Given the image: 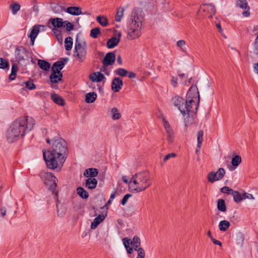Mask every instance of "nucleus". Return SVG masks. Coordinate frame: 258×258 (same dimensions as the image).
<instances>
[{
    "mask_svg": "<svg viewBox=\"0 0 258 258\" xmlns=\"http://www.w3.org/2000/svg\"><path fill=\"white\" fill-rule=\"evenodd\" d=\"M43 158L47 167L55 169L61 167L68 156V148L66 142L61 138L54 140L51 149L47 151H43Z\"/></svg>",
    "mask_w": 258,
    "mask_h": 258,
    "instance_id": "1",
    "label": "nucleus"
},
{
    "mask_svg": "<svg viewBox=\"0 0 258 258\" xmlns=\"http://www.w3.org/2000/svg\"><path fill=\"white\" fill-rule=\"evenodd\" d=\"M200 97L198 89L191 86L188 91L186 99L176 96L172 99L173 105L177 107L183 116L187 117L196 114L198 108Z\"/></svg>",
    "mask_w": 258,
    "mask_h": 258,
    "instance_id": "2",
    "label": "nucleus"
},
{
    "mask_svg": "<svg viewBox=\"0 0 258 258\" xmlns=\"http://www.w3.org/2000/svg\"><path fill=\"white\" fill-rule=\"evenodd\" d=\"M35 124V120L30 116H23L15 120L8 128L5 137L7 142L12 143L24 137Z\"/></svg>",
    "mask_w": 258,
    "mask_h": 258,
    "instance_id": "3",
    "label": "nucleus"
},
{
    "mask_svg": "<svg viewBox=\"0 0 258 258\" xmlns=\"http://www.w3.org/2000/svg\"><path fill=\"white\" fill-rule=\"evenodd\" d=\"M153 178L149 172H140L136 173L131 179L130 188L134 192H141L150 187Z\"/></svg>",
    "mask_w": 258,
    "mask_h": 258,
    "instance_id": "4",
    "label": "nucleus"
},
{
    "mask_svg": "<svg viewBox=\"0 0 258 258\" xmlns=\"http://www.w3.org/2000/svg\"><path fill=\"white\" fill-rule=\"evenodd\" d=\"M143 22V18L141 15L137 13L132 14L127 28L126 38L128 40H132L141 36Z\"/></svg>",
    "mask_w": 258,
    "mask_h": 258,
    "instance_id": "5",
    "label": "nucleus"
},
{
    "mask_svg": "<svg viewBox=\"0 0 258 258\" xmlns=\"http://www.w3.org/2000/svg\"><path fill=\"white\" fill-rule=\"evenodd\" d=\"M86 44L85 42H82L76 39L75 43L74 56L79 61H83L87 54Z\"/></svg>",
    "mask_w": 258,
    "mask_h": 258,
    "instance_id": "6",
    "label": "nucleus"
},
{
    "mask_svg": "<svg viewBox=\"0 0 258 258\" xmlns=\"http://www.w3.org/2000/svg\"><path fill=\"white\" fill-rule=\"evenodd\" d=\"M42 178L45 185L49 189L54 190L57 186V178L50 172L44 173Z\"/></svg>",
    "mask_w": 258,
    "mask_h": 258,
    "instance_id": "7",
    "label": "nucleus"
},
{
    "mask_svg": "<svg viewBox=\"0 0 258 258\" xmlns=\"http://www.w3.org/2000/svg\"><path fill=\"white\" fill-rule=\"evenodd\" d=\"M200 13L204 17L211 18L215 15L216 9L211 4H206L200 7Z\"/></svg>",
    "mask_w": 258,
    "mask_h": 258,
    "instance_id": "8",
    "label": "nucleus"
},
{
    "mask_svg": "<svg viewBox=\"0 0 258 258\" xmlns=\"http://www.w3.org/2000/svg\"><path fill=\"white\" fill-rule=\"evenodd\" d=\"M225 170L223 168H220L216 172L211 171L207 175V179L211 183H213L216 181L221 180L225 174Z\"/></svg>",
    "mask_w": 258,
    "mask_h": 258,
    "instance_id": "9",
    "label": "nucleus"
},
{
    "mask_svg": "<svg viewBox=\"0 0 258 258\" xmlns=\"http://www.w3.org/2000/svg\"><path fill=\"white\" fill-rule=\"evenodd\" d=\"M16 58L18 62H21L25 59L27 57V51L22 46H18L16 49L15 52Z\"/></svg>",
    "mask_w": 258,
    "mask_h": 258,
    "instance_id": "10",
    "label": "nucleus"
},
{
    "mask_svg": "<svg viewBox=\"0 0 258 258\" xmlns=\"http://www.w3.org/2000/svg\"><path fill=\"white\" fill-rule=\"evenodd\" d=\"M115 60V55L113 52H110L107 53L103 59L102 60L103 65L105 67H108L114 63Z\"/></svg>",
    "mask_w": 258,
    "mask_h": 258,
    "instance_id": "11",
    "label": "nucleus"
},
{
    "mask_svg": "<svg viewBox=\"0 0 258 258\" xmlns=\"http://www.w3.org/2000/svg\"><path fill=\"white\" fill-rule=\"evenodd\" d=\"M123 82L119 78H114L111 83V89L114 92H118L123 86Z\"/></svg>",
    "mask_w": 258,
    "mask_h": 258,
    "instance_id": "12",
    "label": "nucleus"
},
{
    "mask_svg": "<svg viewBox=\"0 0 258 258\" xmlns=\"http://www.w3.org/2000/svg\"><path fill=\"white\" fill-rule=\"evenodd\" d=\"M236 5L242 9L246 10L242 13L243 17H247L250 15L249 8L246 0H237Z\"/></svg>",
    "mask_w": 258,
    "mask_h": 258,
    "instance_id": "13",
    "label": "nucleus"
},
{
    "mask_svg": "<svg viewBox=\"0 0 258 258\" xmlns=\"http://www.w3.org/2000/svg\"><path fill=\"white\" fill-rule=\"evenodd\" d=\"M163 126L167 135V140L169 142H172L174 139V133L169 123L165 119L163 120Z\"/></svg>",
    "mask_w": 258,
    "mask_h": 258,
    "instance_id": "14",
    "label": "nucleus"
},
{
    "mask_svg": "<svg viewBox=\"0 0 258 258\" xmlns=\"http://www.w3.org/2000/svg\"><path fill=\"white\" fill-rule=\"evenodd\" d=\"M40 26H34V27H33L30 34L28 35V37L30 38V44L32 46L34 45L35 38L37 36L40 31Z\"/></svg>",
    "mask_w": 258,
    "mask_h": 258,
    "instance_id": "15",
    "label": "nucleus"
},
{
    "mask_svg": "<svg viewBox=\"0 0 258 258\" xmlns=\"http://www.w3.org/2000/svg\"><path fill=\"white\" fill-rule=\"evenodd\" d=\"M89 78L93 82H100L105 79V77L100 72H96L91 74Z\"/></svg>",
    "mask_w": 258,
    "mask_h": 258,
    "instance_id": "16",
    "label": "nucleus"
},
{
    "mask_svg": "<svg viewBox=\"0 0 258 258\" xmlns=\"http://www.w3.org/2000/svg\"><path fill=\"white\" fill-rule=\"evenodd\" d=\"M121 34L120 32L118 33L117 34L118 38L116 37H113L109 39L107 42V46L109 48H112L115 47L120 41V38L121 37Z\"/></svg>",
    "mask_w": 258,
    "mask_h": 258,
    "instance_id": "17",
    "label": "nucleus"
},
{
    "mask_svg": "<svg viewBox=\"0 0 258 258\" xmlns=\"http://www.w3.org/2000/svg\"><path fill=\"white\" fill-rule=\"evenodd\" d=\"M66 12L72 15L78 16L82 14V9L80 7L72 6L67 8Z\"/></svg>",
    "mask_w": 258,
    "mask_h": 258,
    "instance_id": "18",
    "label": "nucleus"
},
{
    "mask_svg": "<svg viewBox=\"0 0 258 258\" xmlns=\"http://www.w3.org/2000/svg\"><path fill=\"white\" fill-rule=\"evenodd\" d=\"M64 66V63L62 61H57L55 62L51 68L52 72H55L57 74L61 73L60 71L63 69Z\"/></svg>",
    "mask_w": 258,
    "mask_h": 258,
    "instance_id": "19",
    "label": "nucleus"
},
{
    "mask_svg": "<svg viewBox=\"0 0 258 258\" xmlns=\"http://www.w3.org/2000/svg\"><path fill=\"white\" fill-rule=\"evenodd\" d=\"M104 219L105 216L103 214L99 215L92 222L91 228L92 229H95Z\"/></svg>",
    "mask_w": 258,
    "mask_h": 258,
    "instance_id": "20",
    "label": "nucleus"
},
{
    "mask_svg": "<svg viewBox=\"0 0 258 258\" xmlns=\"http://www.w3.org/2000/svg\"><path fill=\"white\" fill-rule=\"evenodd\" d=\"M97 180L95 178H88L85 182V186L88 189H94L97 184Z\"/></svg>",
    "mask_w": 258,
    "mask_h": 258,
    "instance_id": "21",
    "label": "nucleus"
},
{
    "mask_svg": "<svg viewBox=\"0 0 258 258\" xmlns=\"http://www.w3.org/2000/svg\"><path fill=\"white\" fill-rule=\"evenodd\" d=\"M49 21L55 28H59L63 26V21L61 18H55L50 19Z\"/></svg>",
    "mask_w": 258,
    "mask_h": 258,
    "instance_id": "22",
    "label": "nucleus"
},
{
    "mask_svg": "<svg viewBox=\"0 0 258 258\" xmlns=\"http://www.w3.org/2000/svg\"><path fill=\"white\" fill-rule=\"evenodd\" d=\"M98 174V172L97 169L89 168L85 171L84 175L87 177L90 176V178H94L96 177Z\"/></svg>",
    "mask_w": 258,
    "mask_h": 258,
    "instance_id": "23",
    "label": "nucleus"
},
{
    "mask_svg": "<svg viewBox=\"0 0 258 258\" xmlns=\"http://www.w3.org/2000/svg\"><path fill=\"white\" fill-rule=\"evenodd\" d=\"M122 242L127 252L129 254H132L133 252V249L132 247H130V244H132L131 239L127 237L123 238Z\"/></svg>",
    "mask_w": 258,
    "mask_h": 258,
    "instance_id": "24",
    "label": "nucleus"
},
{
    "mask_svg": "<svg viewBox=\"0 0 258 258\" xmlns=\"http://www.w3.org/2000/svg\"><path fill=\"white\" fill-rule=\"evenodd\" d=\"M62 77V73H58V74H57L55 72H52L50 76V80L52 83H56L61 80Z\"/></svg>",
    "mask_w": 258,
    "mask_h": 258,
    "instance_id": "25",
    "label": "nucleus"
},
{
    "mask_svg": "<svg viewBox=\"0 0 258 258\" xmlns=\"http://www.w3.org/2000/svg\"><path fill=\"white\" fill-rule=\"evenodd\" d=\"M38 65L41 69L45 71H48L50 68V63L42 59H39L38 60Z\"/></svg>",
    "mask_w": 258,
    "mask_h": 258,
    "instance_id": "26",
    "label": "nucleus"
},
{
    "mask_svg": "<svg viewBox=\"0 0 258 258\" xmlns=\"http://www.w3.org/2000/svg\"><path fill=\"white\" fill-rule=\"evenodd\" d=\"M51 98L54 103L59 105L63 106L64 105V101L62 98L56 94H52Z\"/></svg>",
    "mask_w": 258,
    "mask_h": 258,
    "instance_id": "27",
    "label": "nucleus"
},
{
    "mask_svg": "<svg viewBox=\"0 0 258 258\" xmlns=\"http://www.w3.org/2000/svg\"><path fill=\"white\" fill-rule=\"evenodd\" d=\"M204 132L203 131L200 130L198 132L197 134V148L196 152L197 153L201 148L202 144L203 141Z\"/></svg>",
    "mask_w": 258,
    "mask_h": 258,
    "instance_id": "28",
    "label": "nucleus"
},
{
    "mask_svg": "<svg viewBox=\"0 0 258 258\" xmlns=\"http://www.w3.org/2000/svg\"><path fill=\"white\" fill-rule=\"evenodd\" d=\"M110 111L113 120H118L121 118V115L117 108L113 107Z\"/></svg>",
    "mask_w": 258,
    "mask_h": 258,
    "instance_id": "29",
    "label": "nucleus"
},
{
    "mask_svg": "<svg viewBox=\"0 0 258 258\" xmlns=\"http://www.w3.org/2000/svg\"><path fill=\"white\" fill-rule=\"evenodd\" d=\"M97 98V94L95 92H90L86 95L85 101L88 103H93Z\"/></svg>",
    "mask_w": 258,
    "mask_h": 258,
    "instance_id": "30",
    "label": "nucleus"
},
{
    "mask_svg": "<svg viewBox=\"0 0 258 258\" xmlns=\"http://www.w3.org/2000/svg\"><path fill=\"white\" fill-rule=\"evenodd\" d=\"M124 9L122 7L119 8L116 10L115 20L116 22H120L123 17Z\"/></svg>",
    "mask_w": 258,
    "mask_h": 258,
    "instance_id": "31",
    "label": "nucleus"
},
{
    "mask_svg": "<svg viewBox=\"0 0 258 258\" xmlns=\"http://www.w3.org/2000/svg\"><path fill=\"white\" fill-rule=\"evenodd\" d=\"M230 224L227 220H223L220 222L219 224V230L221 231H226L230 227Z\"/></svg>",
    "mask_w": 258,
    "mask_h": 258,
    "instance_id": "32",
    "label": "nucleus"
},
{
    "mask_svg": "<svg viewBox=\"0 0 258 258\" xmlns=\"http://www.w3.org/2000/svg\"><path fill=\"white\" fill-rule=\"evenodd\" d=\"M131 243H132V244L133 245V246L135 250L138 249L139 248H142L140 247V246H141L140 238L137 236H135L133 237V240L131 241Z\"/></svg>",
    "mask_w": 258,
    "mask_h": 258,
    "instance_id": "33",
    "label": "nucleus"
},
{
    "mask_svg": "<svg viewBox=\"0 0 258 258\" xmlns=\"http://www.w3.org/2000/svg\"><path fill=\"white\" fill-rule=\"evenodd\" d=\"M96 21L103 27H106L108 24V19L104 16H97L96 18Z\"/></svg>",
    "mask_w": 258,
    "mask_h": 258,
    "instance_id": "34",
    "label": "nucleus"
},
{
    "mask_svg": "<svg viewBox=\"0 0 258 258\" xmlns=\"http://www.w3.org/2000/svg\"><path fill=\"white\" fill-rule=\"evenodd\" d=\"M217 208L219 211L225 212L226 211V206L225 201L223 199H219L217 202Z\"/></svg>",
    "mask_w": 258,
    "mask_h": 258,
    "instance_id": "35",
    "label": "nucleus"
},
{
    "mask_svg": "<svg viewBox=\"0 0 258 258\" xmlns=\"http://www.w3.org/2000/svg\"><path fill=\"white\" fill-rule=\"evenodd\" d=\"M73 44V39L71 37H68L64 40V46L66 50L70 51L72 49Z\"/></svg>",
    "mask_w": 258,
    "mask_h": 258,
    "instance_id": "36",
    "label": "nucleus"
},
{
    "mask_svg": "<svg viewBox=\"0 0 258 258\" xmlns=\"http://www.w3.org/2000/svg\"><path fill=\"white\" fill-rule=\"evenodd\" d=\"M10 8L13 15H16L18 12L20 10L21 6L17 3H13L10 6Z\"/></svg>",
    "mask_w": 258,
    "mask_h": 258,
    "instance_id": "37",
    "label": "nucleus"
},
{
    "mask_svg": "<svg viewBox=\"0 0 258 258\" xmlns=\"http://www.w3.org/2000/svg\"><path fill=\"white\" fill-rule=\"evenodd\" d=\"M231 195L233 197L235 202L238 203L242 200V194L241 195L238 191L234 190L231 192Z\"/></svg>",
    "mask_w": 258,
    "mask_h": 258,
    "instance_id": "38",
    "label": "nucleus"
},
{
    "mask_svg": "<svg viewBox=\"0 0 258 258\" xmlns=\"http://www.w3.org/2000/svg\"><path fill=\"white\" fill-rule=\"evenodd\" d=\"M24 85H25L26 88L29 90H32L36 88L35 85L33 83V81L31 79L29 80L28 81L22 83L21 85V86H23Z\"/></svg>",
    "mask_w": 258,
    "mask_h": 258,
    "instance_id": "39",
    "label": "nucleus"
},
{
    "mask_svg": "<svg viewBox=\"0 0 258 258\" xmlns=\"http://www.w3.org/2000/svg\"><path fill=\"white\" fill-rule=\"evenodd\" d=\"M77 191L78 195L82 198L87 199L89 197L88 194L83 187H79L77 188Z\"/></svg>",
    "mask_w": 258,
    "mask_h": 258,
    "instance_id": "40",
    "label": "nucleus"
},
{
    "mask_svg": "<svg viewBox=\"0 0 258 258\" xmlns=\"http://www.w3.org/2000/svg\"><path fill=\"white\" fill-rule=\"evenodd\" d=\"M17 71H18L17 65L16 64H13L12 66L11 73L9 76L10 80H14L15 79Z\"/></svg>",
    "mask_w": 258,
    "mask_h": 258,
    "instance_id": "41",
    "label": "nucleus"
},
{
    "mask_svg": "<svg viewBox=\"0 0 258 258\" xmlns=\"http://www.w3.org/2000/svg\"><path fill=\"white\" fill-rule=\"evenodd\" d=\"M241 162V158L239 155H236L233 157L231 160V164L233 166L236 167Z\"/></svg>",
    "mask_w": 258,
    "mask_h": 258,
    "instance_id": "42",
    "label": "nucleus"
},
{
    "mask_svg": "<svg viewBox=\"0 0 258 258\" xmlns=\"http://www.w3.org/2000/svg\"><path fill=\"white\" fill-rule=\"evenodd\" d=\"M185 41L183 40H180L178 41L176 43L177 46L182 52H186V49L185 47Z\"/></svg>",
    "mask_w": 258,
    "mask_h": 258,
    "instance_id": "43",
    "label": "nucleus"
},
{
    "mask_svg": "<svg viewBox=\"0 0 258 258\" xmlns=\"http://www.w3.org/2000/svg\"><path fill=\"white\" fill-rule=\"evenodd\" d=\"M100 28L98 27H96L92 29L91 30L90 36L94 38H96L98 37V35L100 34Z\"/></svg>",
    "mask_w": 258,
    "mask_h": 258,
    "instance_id": "44",
    "label": "nucleus"
},
{
    "mask_svg": "<svg viewBox=\"0 0 258 258\" xmlns=\"http://www.w3.org/2000/svg\"><path fill=\"white\" fill-rule=\"evenodd\" d=\"M115 73L116 75H118L122 77L126 76L128 74L127 71L122 68H119L117 69L116 70H115Z\"/></svg>",
    "mask_w": 258,
    "mask_h": 258,
    "instance_id": "45",
    "label": "nucleus"
},
{
    "mask_svg": "<svg viewBox=\"0 0 258 258\" xmlns=\"http://www.w3.org/2000/svg\"><path fill=\"white\" fill-rule=\"evenodd\" d=\"M9 67L8 61L3 58H0V69H8Z\"/></svg>",
    "mask_w": 258,
    "mask_h": 258,
    "instance_id": "46",
    "label": "nucleus"
},
{
    "mask_svg": "<svg viewBox=\"0 0 258 258\" xmlns=\"http://www.w3.org/2000/svg\"><path fill=\"white\" fill-rule=\"evenodd\" d=\"M64 28H66V30L68 31H71L74 29V26L70 22L68 21H65L63 22V25Z\"/></svg>",
    "mask_w": 258,
    "mask_h": 258,
    "instance_id": "47",
    "label": "nucleus"
},
{
    "mask_svg": "<svg viewBox=\"0 0 258 258\" xmlns=\"http://www.w3.org/2000/svg\"><path fill=\"white\" fill-rule=\"evenodd\" d=\"M137 252V258H145V251L143 248H139L138 249L135 250Z\"/></svg>",
    "mask_w": 258,
    "mask_h": 258,
    "instance_id": "48",
    "label": "nucleus"
},
{
    "mask_svg": "<svg viewBox=\"0 0 258 258\" xmlns=\"http://www.w3.org/2000/svg\"><path fill=\"white\" fill-rule=\"evenodd\" d=\"M234 190L228 186H224L221 189V191L223 193H226L231 195V192Z\"/></svg>",
    "mask_w": 258,
    "mask_h": 258,
    "instance_id": "49",
    "label": "nucleus"
},
{
    "mask_svg": "<svg viewBox=\"0 0 258 258\" xmlns=\"http://www.w3.org/2000/svg\"><path fill=\"white\" fill-rule=\"evenodd\" d=\"M176 156V154L174 153H169L168 154V155H166L164 159H163V161L164 162H166L168 160H169V159L170 158H174Z\"/></svg>",
    "mask_w": 258,
    "mask_h": 258,
    "instance_id": "50",
    "label": "nucleus"
},
{
    "mask_svg": "<svg viewBox=\"0 0 258 258\" xmlns=\"http://www.w3.org/2000/svg\"><path fill=\"white\" fill-rule=\"evenodd\" d=\"M251 199V200H254V198L253 196L250 194L247 193V192H244L242 194V200L243 199Z\"/></svg>",
    "mask_w": 258,
    "mask_h": 258,
    "instance_id": "51",
    "label": "nucleus"
},
{
    "mask_svg": "<svg viewBox=\"0 0 258 258\" xmlns=\"http://www.w3.org/2000/svg\"><path fill=\"white\" fill-rule=\"evenodd\" d=\"M52 32L53 33H55V32L57 33V34L56 36V37L58 41H60L61 42L62 40V36H61L60 32L58 30H57L56 29H53Z\"/></svg>",
    "mask_w": 258,
    "mask_h": 258,
    "instance_id": "52",
    "label": "nucleus"
},
{
    "mask_svg": "<svg viewBox=\"0 0 258 258\" xmlns=\"http://www.w3.org/2000/svg\"><path fill=\"white\" fill-rule=\"evenodd\" d=\"M132 196L131 194H126L125 195L121 201V204L122 205H124L127 202L128 199Z\"/></svg>",
    "mask_w": 258,
    "mask_h": 258,
    "instance_id": "53",
    "label": "nucleus"
},
{
    "mask_svg": "<svg viewBox=\"0 0 258 258\" xmlns=\"http://www.w3.org/2000/svg\"><path fill=\"white\" fill-rule=\"evenodd\" d=\"M244 237L243 235L240 234L238 236V239H237V241H239L238 242V243L240 245V246H242L243 244Z\"/></svg>",
    "mask_w": 258,
    "mask_h": 258,
    "instance_id": "54",
    "label": "nucleus"
},
{
    "mask_svg": "<svg viewBox=\"0 0 258 258\" xmlns=\"http://www.w3.org/2000/svg\"><path fill=\"white\" fill-rule=\"evenodd\" d=\"M177 78L175 77H172L171 80V84L174 87H176L177 85Z\"/></svg>",
    "mask_w": 258,
    "mask_h": 258,
    "instance_id": "55",
    "label": "nucleus"
},
{
    "mask_svg": "<svg viewBox=\"0 0 258 258\" xmlns=\"http://www.w3.org/2000/svg\"><path fill=\"white\" fill-rule=\"evenodd\" d=\"M107 67H105L103 65V67L101 69V71L106 75H109L110 74V70H109Z\"/></svg>",
    "mask_w": 258,
    "mask_h": 258,
    "instance_id": "56",
    "label": "nucleus"
},
{
    "mask_svg": "<svg viewBox=\"0 0 258 258\" xmlns=\"http://www.w3.org/2000/svg\"><path fill=\"white\" fill-rule=\"evenodd\" d=\"M0 215L2 216V217H4L6 214V213H7V210H6V208L5 207H3L1 209V210H0Z\"/></svg>",
    "mask_w": 258,
    "mask_h": 258,
    "instance_id": "57",
    "label": "nucleus"
},
{
    "mask_svg": "<svg viewBox=\"0 0 258 258\" xmlns=\"http://www.w3.org/2000/svg\"><path fill=\"white\" fill-rule=\"evenodd\" d=\"M211 240L212 241L213 243L215 244L218 245L219 246H221L222 245L221 242H220V241H219L218 240H216V239H214L213 237H211Z\"/></svg>",
    "mask_w": 258,
    "mask_h": 258,
    "instance_id": "58",
    "label": "nucleus"
},
{
    "mask_svg": "<svg viewBox=\"0 0 258 258\" xmlns=\"http://www.w3.org/2000/svg\"><path fill=\"white\" fill-rule=\"evenodd\" d=\"M127 74H128V77L129 78H135L136 76V74L133 72H128Z\"/></svg>",
    "mask_w": 258,
    "mask_h": 258,
    "instance_id": "59",
    "label": "nucleus"
},
{
    "mask_svg": "<svg viewBox=\"0 0 258 258\" xmlns=\"http://www.w3.org/2000/svg\"><path fill=\"white\" fill-rule=\"evenodd\" d=\"M253 70H254V71L258 74V62L257 63H255L254 65H253Z\"/></svg>",
    "mask_w": 258,
    "mask_h": 258,
    "instance_id": "60",
    "label": "nucleus"
},
{
    "mask_svg": "<svg viewBox=\"0 0 258 258\" xmlns=\"http://www.w3.org/2000/svg\"><path fill=\"white\" fill-rule=\"evenodd\" d=\"M115 196H116V192H113V193H112L111 194L109 199L113 201V200L115 198Z\"/></svg>",
    "mask_w": 258,
    "mask_h": 258,
    "instance_id": "61",
    "label": "nucleus"
},
{
    "mask_svg": "<svg viewBox=\"0 0 258 258\" xmlns=\"http://www.w3.org/2000/svg\"><path fill=\"white\" fill-rule=\"evenodd\" d=\"M122 180L124 183H128L130 185V182H128V179L126 178V176H122Z\"/></svg>",
    "mask_w": 258,
    "mask_h": 258,
    "instance_id": "62",
    "label": "nucleus"
},
{
    "mask_svg": "<svg viewBox=\"0 0 258 258\" xmlns=\"http://www.w3.org/2000/svg\"><path fill=\"white\" fill-rule=\"evenodd\" d=\"M117 61L120 64H121L122 63V59L120 56H118V57L117 58Z\"/></svg>",
    "mask_w": 258,
    "mask_h": 258,
    "instance_id": "63",
    "label": "nucleus"
},
{
    "mask_svg": "<svg viewBox=\"0 0 258 258\" xmlns=\"http://www.w3.org/2000/svg\"><path fill=\"white\" fill-rule=\"evenodd\" d=\"M216 26L219 29V31H221V25L219 23H217V24H216Z\"/></svg>",
    "mask_w": 258,
    "mask_h": 258,
    "instance_id": "64",
    "label": "nucleus"
}]
</instances>
